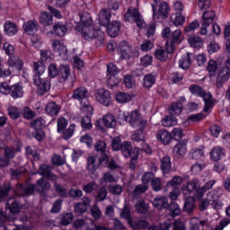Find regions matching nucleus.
Returning a JSON list of instances; mask_svg holds the SVG:
<instances>
[{
    "label": "nucleus",
    "instance_id": "nucleus-1",
    "mask_svg": "<svg viewBox=\"0 0 230 230\" xmlns=\"http://www.w3.org/2000/svg\"><path fill=\"white\" fill-rule=\"evenodd\" d=\"M49 190H51V183L48 180L40 178L37 180L35 184H16L13 192L16 197H30V195H33L35 191H38V193H46V191H49Z\"/></svg>",
    "mask_w": 230,
    "mask_h": 230
},
{
    "label": "nucleus",
    "instance_id": "nucleus-2",
    "mask_svg": "<svg viewBox=\"0 0 230 230\" xmlns=\"http://www.w3.org/2000/svg\"><path fill=\"white\" fill-rule=\"evenodd\" d=\"M6 209H8L9 214L0 209V222L13 226V220L17 219V213L21 212V204L15 198L11 197L7 199Z\"/></svg>",
    "mask_w": 230,
    "mask_h": 230
},
{
    "label": "nucleus",
    "instance_id": "nucleus-3",
    "mask_svg": "<svg viewBox=\"0 0 230 230\" xmlns=\"http://www.w3.org/2000/svg\"><path fill=\"white\" fill-rule=\"evenodd\" d=\"M189 90L190 91L191 94L194 96H199L200 98H203V101L205 102V107L203 109L204 112H208L209 109L213 107V103H215V101H213V95H211V93H206L202 87H200L199 84H191L189 87Z\"/></svg>",
    "mask_w": 230,
    "mask_h": 230
},
{
    "label": "nucleus",
    "instance_id": "nucleus-4",
    "mask_svg": "<svg viewBox=\"0 0 230 230\" xmlns=\"http://www.w3.org/2000/svg\"><path fill=\"white\" fill-rule=\"evenodd\" d=\"M124 21L126 22H136L137 28L143 29L146 26V22L143 19V15L139 13V10L136 7H129L124 14Z\"/></svg>",
    "mask_w": 230,
    "mask_h": 230
},
{
    "label": "nucleus",
    "instance_id": "nucleus-5",
    "mask_svg": "<svg viewBox=\"0 0 230 230\" xmlns=\"http://www.w3.org/2000/svg\"><path fill=\"white\" fill-rule=\"evenodd\" d=\"M0 93L2 94H10L13 100H17V98H22L24 95L22 85L19 84L9 86L7 83H2L0 84Z\"/></svg>",
    "mask_w": 230,
    "mask_h": 230
},
{
    "label": "nucleus",
    "instance_id": "nucleus-6",
    "mask_svg": "<svg viewBox=\"0 0 230 230\" xmlns=\"http://www.w3.org/2000/svg\"><path fill=\"white\" fill-rule=\"evenodd\" d=\"M81 34L84 40L91 41L97 39L100 43L103 42V32L96 31L93 25L82 27Z\"/></svg>",
    "mask_w": 230,
    "mask_h": 230
},
{
    "label": "nucleus",
    "instance_id": "nucleus-7",
    "mask_svg": "<svg viewBox=\"0 0 230 230\" xmlns=\"http://www.w3.org/2000/svg\"><path fill=\"white\" fill-rule=\"evenodd\" d=\"M102 157L98 156H90L87 159V170L90 172V173H94L96 170L98 169V166H105L107 164V162L109 161V156H107V154L101 153Z\"/></svg>",
    "mask_w": 230,
    "mask_h": 230
},
{
    "label": "nucleus",
    "instance_id": "nucleus-8",
    "mask_svg": "<svg viewBox=\"0 0 230 230\" xmlns=\"http://www.w3.org/2000/svg\"><path fill=\"white\" fill-rule=\"evenodd\" d=\"M33 84L38 87L36 91L38 96H44L51 89L49 80L40 77V75H33Z\"/></svg>",
    "mask_w": 230,
    "mask_h": 230
},
{
    "label": "nucleus",
    "instance_id": "nucleus-9",
    "mask_svg": "<svg viewBox=\"0 0 230 230\" xmlns=\"http://www.w3.org/2000/svg\"><path fill=\"white\" fill-rule=\"evenodd\" d=\"M128 123L134 128H139V132H145L147 121L142 119L141 113L137 110H135L130 113Z\"/></svg>",
    "mask_w": 230,
    "mask_h": 230
},
{
    "label": "nucleus",
    "instance_id": "nucleus-10",
    "mask_svg": "<svg viewBox=\"0 0 230 230\" xmlns=\"http://www.w3.org/2000/svg\"><path fill=\"white\" fill-rule=\"evenodd\" d=\"M153 7V19L155 21H159V19H168V15H170V6L168 3L162 2L159 4L158 13H155V4H152Z\"/></svg>",
    "mask_w": 230,
    "mask_h": 230
},
{
    "label": "nucleus",
    "instance_id": "nucleus-11",
    "mask_svg": "<svg viewBox=\"0 0 230 230\" xmlns=\"http://www.w3.org/2000/svg\"><path fill=\"white\" fill-rule=\"evenodd\" d=\"M94 96L95 100L104 107H109L112 102L111 92L103 88L96 90Z\"/></svg>",
    "mask_w": 230,
    "mask_h": 230
},
{
    "label": "nucleus",
    "instance_id": "nucleus-12",
    "mask_svg": "<svg viewBox=\"0 0 230 230\" xmlns=\"http://www.w3.org/2000/svg\"><path fill=\"white\" fill-rule=\"evenodd\" d=\"M215 11H207L202 15V25L199 31L200 35H207L208 34V27H209V24L213 23V21L216 17Z\"/></svg>",
    "mask_w": 230,
    "mask_h": 230
},
{
    "label": "nucleus",
    "instance_id": "nucleus-13",
    "mask_svg": "<svg viewBox=\"0 0 230 230\" xmlns=\"http://www.w3.org/2000/svg\"><path fill=\"white\" fill-rule=\"evenodd\" d=\"M52 170L53 167L48 164H42L40 166L39 174L41 175L42 177H45V179H49V181L55 182V181H58V176L53 173Z\"/></svg>",
    "mask_w": 230,
    "mask_h": 230
},
{
    "label": "nucleus",
    "instance_id": "nucleus-14",
    "mask_svg": "<svg viewBox=\"0 0 230 230\" xmlns=\"http://www.w3.org/2000/svg\"><path fill=\"white\" fill-rule=\"evenodd\" d=\"M102 121L106 128H114L116 127V117L112 114H107L102 118V120H97L96 127L99 130H103V128L100 125Z\"/></svg>",
    "mask_w": 230,
    "mask_h": 230
},
{
    "label": "nucleus",
    "instance_id": "nucleus-15",
    "mask_svg": "<svg viewBox=\"0 0 230 230\" xmlns=\"http://www.w3.org/2000/svg\"><path fill=\"white\" fill-rule=\"evenodd\" d=\"M188 140L183 139L179 142L172 149V153L176 159H181L186 155L188 149H187Z\"/></svg>",
    "mask_w": 230,
    "mask_h": 230
},
{
    "label": "nucleus",
    "instance_id": "nucleus-16",
    "mask_svg": "<svg viewBox=\"0 0 230 230\" xmlns=\"http://www.w3.org/2000/svg\"><path fill=\"white\" fill-rule=\"evenodd\" d=\"M229 78H230L229 68H227L226 66L222 67L219 70L217 77L216 85H217V89H221V87L224 86V84H226V82H227V80H229Z\"/></svg>",
    "mask_w": 230,
    "mask_h": 230
},
{
    "label": "nucleus",
    "instance_id": "nucleus-17",
    "mask_svg": "<svg viewBox=\"0 0 230 230\" xmlns=\"http://www.w3.org/2000/svg\"><path fill=\"white\" fill-rule=\"evenodd\" d=\"M187 191L190 195H193L194 197H198V199H202V196H200V183L199 182V180L193 179L192 181L187 182Z\"/></svg>",
    "mask_w": 230,
    "mask_h": 230
},
{
    "label": "nucleus",
    "instance_id": "nucleus-18",
    "mask_svg": "<svg viewBox=\"0 0 230 230\" xmlns=\"http://www.w3.org/2000/svg\"><path fill=\"white\" fill-rule=\"evenodd\" d=\"M106 26L108 35L112 39L118 37V35L121 33V22H119V21H112Z\"/></svg>",
    "mask_w": 230,
    "mask_h": 230
},
{
    "label": "nucleus",
    "instance_id": "nucleus-19",
    "mask_svg": "<svg viewBox=\"0 0 230 230\" xmlns=\"http://www.w3.org/2000/svg\"><path fill=\"white\" fill-rule=\"evenodd\" d=\"M89 206H91V199H89V197H84L82 201L75 205V213L77 215H84V213H87Z\"/></svg>",
    "mask_w": 230,
    "mask_h": 230
},
{
    "label": "nucleus",
    "instance_id": "nucleus-20",
    "mask_svg": "<svg viewBox=\"0 0 230 230\" xmlns=\"http://www.w3.org/2000/svg\"><path fill=\"white\" fill-rule=\"evenodd\" d=\"M118 53L120 55V58L128 60L132 57V49L127 41H122L118 48Z\"/></svg>",
    "mask_w": 230,
    "mask_h": 230
},
{
    "label": "nucleus",
    "instance_id": "nucleus-21",
    "mask_svg": "<svg viewBox=\"0 0 230 230\" xmlns=\"http://www.w3.org/2000/svg\"><path fill=\"white\" fill-rule=\"evenodd\" d=\"M19 29L17 28V24L12 21H6L4 23V33L8 35L9 37H13V35H17Z\"/></svg>",
    "mask_w": 230,
    "mask_h": 230
},
{
    "label": "nucleus",
    "instance_id": "nucleus-22",
    "mask_svg": "<svg viewBox=\"0 0 230 230\" xmlns=\"http://www.w3.org/2000/svg\"><path fill=\"white\" fill-rule=\"evenodd\" d=\"M153 206L155 209H159L160 211H162V209H166V208H168V198H166V196H158L155 198Z\"/></svg>",
    "mask_w": 230,
    "mask_h": 230
},
{
    "label": "nucleus",
    "instance_id": "nucleus-23",
    "mask_svg": "<svg viewBox=\"0 0 230 230\" xmlns=\"http://www.w3.org/2000/svg\"><path fill=\"white\" fill-rule=\"evenodd\" d=\"M111 17L112 14L111 13V9H102L99 13V21L101 26H107L111 22Z\"/></svg>",
    "mask_w": 230,
    "mask_h": 230
},
{
    "label": "nucleus",
    "instance_id": "nucleus-24",
    "mask_svg": "<svg viewBox=\"0 0 230 230\" xmlns=\"http://www.w3.org/2000/svg\"><path fill=\"white\" fill-rule=\"evenodd\" d=\"M52 49L56 51V53H58L60 57H66V55H67V47L60 42V40H52Z\"/></svg>",
    "mask_w": 230,
    "mask_h": 230
},
{
    "label": "nucleus",
    "instance_id": "nucleus-25",
    "mask_svg": "<svg viewBox=\"0 0 230 230\" xmlns=\"http://www.w3.org/2000/svg\"><path fill=\"white\" fill-rule=\"evenodd\" d=\"M190 224V230H204V227H206V225L208 224V220H201L199 217H191Z\"/></svg>",
    "mask_w": 230,
    "mask_h": 230
},
{
    "label": "nucleus",
    "instance_id": "nucleus-26",
    "mask_svg": "<svg viewBox=\"0 0 230 230\" xmlns=\"http://www.w3.org/2000/svg\"><path fill=\"white\" fill-rule=\"evenodd\" d=\"M156 139L164 145H170L172 142V134L166 129H160L156 135Z\"/></svg>",
    "mask_w": 230,
    "mask_h": 230
},
{
    "label": "nucleus",
    "instance_id": "nucleus-27",
    "mask_svg": "<svg viewBox=\"0 0 230 230\" xmlns=\"http://www.w3.org/2000/svg\"><path fill=\"white\" fill-rule=\"evenodd\" d=\"M23 30L28 33V35H33L39 31V22L37 21H29L23 24Z\"/></svg>",
    "mask_w": 230,
    "mask_h": 230
},
{
    "label": "nucleus",
    "instance_id": "nucleus-28",
    "mask_svg": "<svg viewBox=\"0 0 230 230\" xmlns=\"http://www.w3.org/2000/svg\"><path fill=\"white\" fill-rule=\"evenodd\" d=\"M128 224V226H130V227L133 230L147 229L148 226H150V224L147 221H145V220H134V219L129 220V222Z\"/></svg>",
    "mask_w": 230,
    "mask_h": 230
},
{
    "label": "nucleus",
    "instance_id": "nucleus-29",
    "mask_svg": "<svg viewBox=\"0 0 230 230\" xmlns=\"http://www.w3.org/2000/svg\"><path fill=\"white\" fill-rule=\"evenodd\" d=\"M226 155V149L220 146L214 147L210 152L211 161H220Z\"/></svg>",
    "mask_w": 230,
    "mask_h": 230
},
{
    "label": "nucleus",
    "instance_id": "nucleus-30",
    "mask_svg": "<svg viewBox=\"0 0 230 230\" xmlns=\"http://www.w3.org/2000/svg\"><path fill=\"white\" fill-rule=\"evenodd\" d=\"M183 211L188 215H191L195 211V199L193 197L189 196L186 198Z\"/></svg>",
    "mask_w": 230,
    "mask_h": 230
},
{
    "label": "nucleus",
    "instance_id": "nucleus-31",
    "mask_svg": "<svg viewBox=\"0 0 230 230\" xmlns=\"http://www.w3.org/2000/svg\"><path fill=\"white\" fill-rule=\"evenodd\" d=\"M88 96L89 92L87 91V88L79 87L74 91L72 98H74V100H84V98H87Z\"/></svg>",
    "mask_w": 230,
    "mask_h": 230
},
{
    "label": "nucleus",
    "instance_id": "nucleus-32",
    "mask_svg": "<svg viewBox=\"0 0 230 230\" xmlns=\"http://www.w3.org/2000/svg\"><path fill=\"white\" fill-rule=\"evenodd\" d=\"M53 184L55 191L61 197V199H67V197H69V190L62 186V184L57 182V181H53Z\"/></svg>",
    "mask_w": 230,
    "mask_h": 230
},
{
    "label": "nucleus",
    "instance_id": "nucleus-33",
    "mask_svg": "<svg viewBox=\"0 0 230 230\" xmlns=\"http://www.w3.org/2000/svg\"><path fill=\"white\" fill-rule=\"evenodd\" d=\"M120 151L124 157H132L134 154H137L132 150V144L130 142H123Z\"/></svg>",
    "mask_w": 230,
    "mask_h": 230
},
{
    "label": "nucleus",
    "instance_id": "nucleus-34",
    "mask_svg": "<svg viewBox=\"0 0 230 230\" xmlns=\"http://www.w3.org/2000/svg\"><path fill=\"white\" fill-rule=\"evenodd\" d=\"M161 170L164 173H170L172 170V159L165 155L161 159Z\"/></svg>",
    "mask_w": 230,
    "mask_h": 230
},
{
    "label": "nucleus",
    "instance_id": "nucleus-35",
    "mask_svg": "<svg viewBox=\"0 0 230 230\" xmlns=\"http://www.w3.org/2000/svg\"><path fill=\"white\" fill-rule=\"evenodd\" d=\"M40 24L42 26H51L53 24V16L49 13L42 12L40 16Z\"/></svg>",
    "mask_w": 230,
    "mask_h": 230
},
{
    "label": "nucleus",
    "instance_id": "nucleus-36",
    "mask_svg": "<svg viewBox=\"0 0 230 230\" xmlns=\"http://www.w3.org/2000/svg\"><path fill=\"white\" fill-rule=\"evenodd\" d=\"M54 33L58 37H64L67 33V27L62 22H57L53 26Z\"/></svg>",
    "mask_w": 230,
    "mask_h": 230
},
{
    "label": "nucleus",
    "instance_id": "nucleus-37",
    "mask_svg": "<svg viewBox=\"0 0 230 230\" xmlns=\"http://www.w3.org/2000/svg\"><path fill=\"white\" fill-rule=\"evenodd\" d=\"M46 112L47 114H49V116H58L60 106L56 102H49L46 106Z\"/></svg>",
    "mask_w": 230,
    "mask_h": 230
},
{
    "label": "nucleus",
    "instance_id": "nucleus-38",
    "mask_svg": "<svg viewBox=\"0 0 230 230\" xmlns=\"http://www.w3.org/2000/svg\"><path fill=\"white\" fill-rule=\"evenodd\" d=\"M188 42L191 48H196L198 49H199V48H202V46L204 44L202 42V38L196 36V35H192V36L189 37Z\"/></svg>",
    "mask_w": 230,
    "mask_h": 230
},
{
    "label": "nucleus",
    "instance_id": "nucleus-39",
    "mask_svg": "<svg viewBox=\"0 0 230 230\" xmlns=\"http://www.w3.org/2000/svg\"><path fill=\"white\" fill-rule=\"evenodd\" d=\"M107 195H109V192L107 191V187L103 186L97 190L96 195H95V202L98 204V202H103L107 199Z\"/></svg>",
    "mask_w": 230,
    "mask_h": 230
},
{
    "label": "nucleus",
    "instance_id": "nucleus-40",
    "mask_svg": "<svg viewBox=\"0 0 230 230\" xmlns=\"http://www.w3.org/2000/svg\"><path fill=\"white\" fill-rule=\"evenodd\" d=\"M7 64L9 67H16L18 71L22 69V61L17 57L10 56Z\"/></svg>",
    "mask_w": 230,
    "mask_h": 230
},
{
    "label": "nucleus",
    "instance_id": "nucleus-41",
    "mask_svg": "<svg viewBox=\"0 0 230 230\" xmlns=\"http://www.w3.org/2000/svg\"><path fill=\"white\" fill-rule=\"evenodd\" d=\"M191 55L190 52L183 55L180 60H179V66L181 69H188L191 64V58L190 57Z\"/></svg>",
    "mask_w": 230,
    "mask_h": 230
},
{
    "label": "nucleus",
    "instance_id": "nucleus-42",
    "mask_svg": "<svg viewBox=\"0 0 230 230\" xmlns=\"http://www.w3.org/2000/svg\"><path fill=\"white\" fill-rule=\"evenodd\" d=\"M147 190H148V185L145 183L137 185L132 192L133 199H137L139 195H143V193H146Z\"/></svg>",
    "mask_w": 230,
    "mask_h": 230
},
{
    "label": "nucleus",
    "instance_id": "nucleus-43",
    "mask_svg": "<svg viewBox=\"0 0 230 230\" xmlns=\"http://www.w3.org/2000/svg\"><path fill=\"white\" fill-rule=\"evenodd\" d=\"M171 20L174 26H182L186 18H184L181 13H175L171 15Z\"/></svg>",
    "mask_w": 230,
    "mask_h": 230
},
{
    "label": "nucleus",
    "instance_id": "nucleus-44",
    "mask_svg": "<svg viewBox=\"0 0 230 230\" xmlns=\"http://www.w3.org/2000/svg\"><path fill=\"white\" fill-rule=\"evenodd\" d=\"M135 208L137 213H140V215H146V213H148V204L143 199L138 200L136 203Z\"/></svg>",
    "mask_w": 230,
    "mask_h": 230
},
{
    "label": "nucleus",
    "instance_id": "nucleus-45",
    "mask_svg": "<svg viewBox=\"0 0 230 230\" xmlns=\"http://www.w3.org/2000/svg\"><path fill=\"white\" fill-rule=\"evenodd\" d=\"M168 53H172V51H168L164 49H157L155 51V57L161 62H166V60H168Z\"/></svg>",
    "mask_w": 230,
    "mask_h": 230
},
{
    "label": "nucleus",
    "instance_id": "nucleus-46",
    "mask_svg": "<svg viewBox=\"0 0 230 230\" xmlns=\"http://www.w3.org/2000/svg\"><path fill=\"white\" fill-rule=\"evenodd\" d=\"M155 84V75L154 74H147L144 76L143 85L146 89H150Z\"/></svg>",
    "mask_w": 230,
    "mask_h": 230
},
{
    "label": "nucleus",
    "instance_id": "nucleus-47",
    "mask_svg": "<svg viewBox=\"0 0 230 230\" xmlns=\"http://www.w3.org/2000/svg\"><path fill=\"white\" fill-rule=\"evenodd\" d=\"M166 209L170 211L171 216L173 217L181 215V208L175 201H172L170 204L168 203Z\"/></svg>",
    "mask_w": 230,
    "mask_h": 230
},
{
    "label": "nucleus",
    "instance_id": "nucleus-48",
    "mask_svg": "<svg viewBox=\"0 0 230 230\" xmlns=\"http://www.w3.org/2000/svg\"><path fill=\"white\" fill-rule=\"evenodd\" d=\"M33 69L34 76H40L42 78V75L46 72V66L42 62L38 61L33 64Z\"/></svg>",
    "mask_w": 230,
    "mask_h": 230
},
{
    "label": "nucleus",
    "instance_id": "nucleus-49",
    "mask_svg": "<svg viewBox=\"0 0 230 230\" xmlns=\"http://www.w3.org/2000/svg\"><path fill=\"white\" fill-rule=\"evenodd\" d=\"M24 172H26V169L23 166L15 165L10 169V175L13 179H19Z\"/></svg>",
    "mask_w": 230,
    "mask_h": 230
},
{
    "label": "nucleus",
    "instance_id": "nucleus-50",
    "mask_svg": "<svg viewBox=\"0 0 230 230\" xmlns=\"http://www.w3.org/2000/svg\"><path fill=\"white\" fill-rule=\"evenodd\" d=\"M120 218L127 220L128 224L132 220V211H130V207L127 204L124 205L120 211Z\"/></svg>",
    "mask_w": 230,
    "mask_h": 230
},
{
    "label": "nucleus",
    "instance_id": "nucleus-51",
    "mask_svg": "<svg viewBox=\"0 0 230 230\" xmlns=\"http://www.w3.org/2000/svg\"><path fill=\"white\" fill-rule=\"evenodd\" d=\"M59 75H60V80H62V82H66L70 75H71V69L69 68V66L67 65H63L60 66L59 68Z\"/></svg>",
    "mask_w": 230,
    "mask_h": 230
},
{
    "label": "nucleus",
    "instance_id": "nucleus-52",
    "mask_svg": "<svg viewBox=\"0 0 230 230\" xmlns=\"http://www.w3.org/2000/svg\"><path fill=\"white\" fill-rule=\"evenodd\" d=\"M116 101L119 103H128V102H132V96L128 93L118 92L116 94Z\"/></svg>",
    "mask_w": 230,
    "mask_h": 230
},
{
    "label": "nucleus",
    "instance_id": "nucleus-53",
    "mask_svg": "<svg viewBox=\"0 0 230 230\" xmlns=\"http://www.w3.org/2000/svg\"><path fill=\"white\" fill-rule=\"evenodd\" d=\"M81 24L84 26H93V18L91 14L87 12H84L80 14Z\"/></svg>",
    "mask_w": 230,
    "mask_h": 230
},
{
    "label": "nucleus",
    "instance_id": "nucleus-54",
    "mask_svg": "<svg viewBox=\"0 0 230 230\" xmlns=\"http://www.w3.org/2000/svg\"><path fill=\"white\" fill-rule=\"evenodd\" d=\"M73 218H74L73 213L71 212L65 213L61 216L59 224H61V226H69V224H72Z\"/></svg>",
    "mask_w": 230,
    "mask_h": 230
},
{
    "label": "nucleus",
    "instance_id": "nucleus-55",
    "mask_svg": "<svg viewBox=\"0 0 230 230\" xmlns=\"http://www.w3.org/2000/svg\"><path fill=\"white\" fill-rule=\"evenodd\" d=\"M31 127L35 130H42V128L46 127V120H44V119H42L41 117H39L33 122L31 123Z\"/></svg>",
    "mask_w": 230,
    "mask_h": 230
},
{
    "label": "nucleus",
    "instance_id": "nucleus-56",
    "mask_svg": "<svg viewBox=\"0 0 230 230\" xmlns=\"http://www.w3.org/2000/svg\"><path fill=\"white\" fill-rule=\"evenodd\" d=\"M182 184V178L181 176H174L171 181L167 182V188L175 190Z\"/></svg>",
    "mask_w": 230,
    "mask_h": 230
},
{
    "label": "nucleus",
    "instance_id": "nucleus-57",
    "mask_svg": "<svg viewBox=\"0 0 230 230\" xmlns=\"http://www.w3.org/2000/svg\"><path fill=\"white\" fill-rule=\"evenodd\" d=\"M7 112L12 119H19L21 118V110L17 107L10 106L7 109Z\"/></svg>",
    "mask_w": 230,
    "mask_h": 230
},
{
    "label": "nucleus",
    "instance_id": "nucleus-58",
    "mask_svg": "<svg viewBox=\"0 0 230 230\" xmlns=\"http://www.w3.org/2000/svg\"><path fill=\"white\" fill-rule=\"evenodd\" d=\"M169 112L172 116H175V114H181V112H182V103L173 102L169 109Z\"/></svg>",
    "mask_w": 230,
    "mask_h": 230
},
{
    "label": "nucleus",
    "instance_id": "nucleus-59",
    "mask_svg": "<svg viewBox=\"0 0 230 230\" xmlns=\"http://www.w3.org/2000/svg\"><path fill=\"white\" fill-rule=\"evenodd\" d=\"M171 44H181L182 42V31L181 30H176L172 34Z\"/></svg>",
    "mask_w": 230,
    "mask_h": 230
},
{
    "label": "nucleus",
    "instance_id": "nucleus-60",
    "mask_svg": "<svg viewBox=\"0 0 230 230\" xmlns=\"http://www.w3.org/2000/svg\"><path fill=\"white\" fill-rule=\"evenodd\" d=\"M153 191H161L163 190V181L159 177H155L151 182Z\"/></svg>",
    "mask_w": 230,
    "mask_h": 230
},
{
    "label": "nucleus",
    "instance_id": "nucleus-61",
    "mask_svg": "<svg viewBox=\"0 0 230 230\" xmlns=\"http://www.w3.org/2000/svg\"><path fill=\"white\" fill-rule=\"evenodd\" d=\"M162 125L164 127H175L177 125V119L173 116H167L162 120Z\"/></svg>",
    "mask_w": 230,
    "mask_h": 230
},
{
    "label": "nucleus",
    "instance_id": "nucleus-62",
    "mask_svg": "<svg viewBox=\"0 0 230 230\" xmlns=\"http://www.w3.org/2000/svg\"><path fill=\"white\" fill-rule=\"evenodd\" d=\"M108 190L111 195H121L123 193V186L119 184L110 185Z\"/></svg>",
    "mask_w": 230,
    "mask_h": 230
},
{
    "label": "nucleus",
    "instance_id": "nucleus-63",
    "mask_svg": "<svg viewBox=\"0 0 230 230\" xmlns=\"http://www.w3.org/2000/svg\"><path fill=\"white\" fill-rule=\"evenodd\" d=\"M170 227H172V224L164 222L159 224V226L153 225L148 227V230H170Z\"/></svg>",
    "mask_w": 230,
    "mask_h": 230
},
{
    "label": "nucleus",
    "instance_id": "nucleus-64",
    "mask_svg": "<svg viewBox=\"0 0 230 230\" xmlns=\"http://www.w3.org/2000/svg\"><path fill=\"white\" fill-rule=\"evenodd\" d=\"M224 36L226 41V49L230 53V25L226 26L224 30Z\"/></svg>",
    "mask_w": 230,
    "mask_h": 230
}]
</instances>
